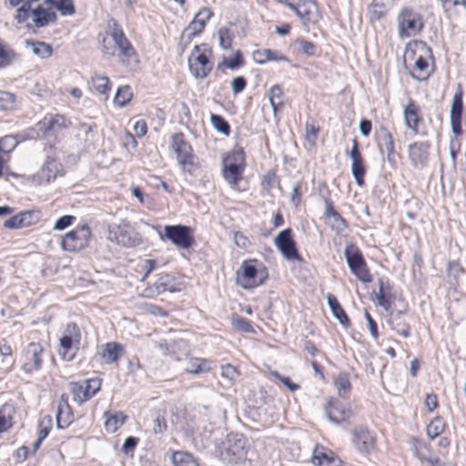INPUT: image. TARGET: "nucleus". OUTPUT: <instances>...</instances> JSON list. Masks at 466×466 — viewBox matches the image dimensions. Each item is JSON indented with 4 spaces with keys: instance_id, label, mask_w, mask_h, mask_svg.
I'll list each match as a JSON object with an SVG mask.
<instances>
[{
    "instance_id": "obj_1",
    "label": "nucleus",
    "mask_w": 466,
    "mask_h": 466,
    "mask_svg": "<svg viewBox=\"0 0 466 466\" xmlns=\"http://www.w3.org/2000/svg\"><path fill=\"white\" fill-rule=\"evenodd\" d=\"M106 35L102 39L100 47L105 55L113 56L117 50L122 64L129 65L132 61L137 62V53L116 20L110 19L108 21Z\"/></svg>"
},
{
    "instance_id": "obj_2",
    "label": "nucleus",
    "mask_w": 466,
    "mask_h": 466,
    "mask_svg": "<svg viewBox=\"0 0 466 466\" xmlns=\"http://www.w3.org/2000/svg\"><path fill=\"white\" fill-rule=\"evenodd\" d=\"M171 148L183 172L193 175L199 168L198 157L193 153V148L183 133L172 135Z\"/></svg>"
},
{
    "instance_id": "obj_3",
    "label": "nucleus",
    "mask_w": 466,
    "mask_h": 466,
    "mask_svg": "<svg viewBox=\"0 0 466 466\" xmlns=\"http://www.w3.org/2000/svg\"><path fill=\"white\" fill-rule=\"evenodd\" d=\"M245 167L246 157L242 149L233 150L223 158V177L233 188L242 179Z\"/></svg>"
},
{
    "instance_id": "obj_4",
    "label": "nucleus",
    "mask_w": 466,
    "mask_h": 466,
    "mask_svg": "<svg viewBox=\"0 0 466 466\" xmlns=\"http://www.w3.org/2000/svg\"><path fill=\"white\" fill-rule=\"evenodd\" d=\"M398 33L400 37L417 35L423 27L421 15L410 7H403L398 15Z\"/></svg>"
},
{
    "instance_id": "obj_5",
    "label": "nucleus",
    "mask_w": 466,
    "mask_h": 466,
    "mask_svg": "<svg viewBox=\"0 0 466 466\" xmlns=\"http://www.w3.org/2000/svg\"><path fill=\"white\" fill-rule=\"evenodd\" d=\"M81 331L76 323H68L59 339V355L64 360L70 361L74 359L79 349Z\"/></svg>"
},
{
    "instance_id": "obj_6",
    "label": "nucleus",
    "mask_w": 466,
    "mask_h": 466,
    "mask_svg": "<svg viewBox=\"0 0 466 466\" xmlns=\"http://www.w3.org/2000/svg\"><path fill=\"white\" fill-rule=\"evenodd\" d=\"M256 260H246L241 265V272H238L237 282L245 289H250L262 285L268 275L265 268L258 269Z\"/></svg>"
},
{
    "instance_id": "obj_7",
    "label": "nucleus",
    "mask_w": 466,
    "mask_h": 466,
    "mask_svg": "<svg viewBox=\"0 0 466 466\" xmlns=\"http://www.w3.org/2000/svg\"><path fill=\"white\" fill-rule=\"evenodd\" d=\"M344 254L349 268L357 279L363 283L370 282L371 276L360 250L355 245L349 244L345 248Z\"/></svg>"
},
{
    "instance_id": "obj_8",
    "label": "nucleus",
    "mask_w": 466,
    "mask_h": 466,
    "mask_svg": "<svg viewBox=\"0 0 466 466\" xmlns=\"http://www.w3.org/2000/svg\"><path fill=\"white\" fill-rule=\"evenodd\" d=\"M90 238L91 229L86 224L77 226L62 238L61 247L64 250L76 252L88 245Z\"/></svg>"
},
{
    "instance_id": "obj_9",
    "label": "nucleus",
    "mask_w": 466,
    "mask_h": 466,
    "mask_svg": "<svg viewBox=\"0 0 466 466\" xmlns=\"http://www.w3.org/2000/svg\"><path fill=\"white\" fill-rule=\"evenodd\" d=\"M212 12L209 8H201L195 15L194 19L184 29L180 36V44L187 46L191 40L199 35L205 28L206 22L209 20Z\"/></svg>"
},
{
    "instance_id": "obj_10",
    "label": "nucleus",
    "mask_w": 466,
    "mask_h": 466,
    "mask_svg": "<svg viewBox=\"0 0 466 466\" xmlns=\"http://www.w3.org/2000/svg\"><path fill=\"white\" fill-rule=\"evenodd\" d=\"M246 455L245 441L238 436H229L227 446L220 452L221 460L228 465L239 463Z\"/></svg>"
},
{
    "instance_id": "obj_11",
    "label": "nucleus",
    "mask_w": 466,
    "mask_h": 466,
    "mask_svg": "<svg viewBox=\"0 0 466 466\" xmlns=\"http://www.w3.org/2000/svg\"><path fill=\"white\" fill-rule=\"evenodd\" d=\"M274 243L287 260H302L296 247V242L292 238L291 228H289L280 231L276 236Z\"/></svg>"
},
{
    "instance_id": "obj_12",
    "label": "nucleus",
    "mask_w": 466,
    "mask_h": 466,
    "mask_svg": "<svg viewBox=\"0 0 466 466\" xmlns=\"http://www.w3.org/2000/svg\"><path fill=\"white\" fill-rule=\"evenodd\" d=\"M101 388V380L98 378L87 379L83 381L72 383L74 400L83 403L95 396Z\"/></svg>"
},
{
    "instance_id": "obj_13",
    "label": "nucleus",
    "mask_w": 466,
    "mask_h": 466,
    "mask_svg": "<svg viewBox=\"0 0 466 466\" xmlns=\"http://www.w3.org/2000/svg\"><path fill=\"white\" fill-rule=\"evenodd\" d=\"M165 237L180 248H189L194 243L191 228L187 226H166Z\"/></svg>"
},
{
    "instance_id": "obj_14",
    "label": "nucleus",
    "mask_w": 466,
    "mask_h": 466,
    "mask_svg": "<svg viewBox=\"0 0 466 466\" xmlns=\"http://www.w3.org/2000/svg\"><path fill=\"white\" fill-rule=\"evenodd\" d=\"M188 66L190 72L196 78H206L212 70V64L208 56L199 52V46H195L189 57Z\"/></svg>"
},
{
    "instance_id": "obj_15",
    "label": "nucleus",
    "mask_w": 466,
    "mask_h": 466,
    "mask_svg": "<svg viewBox=\"0 0 466 466\" xmlns=\"http://www.w3.org/2000/svg\"><path fill=\"white\" fill-rule=\"evenodd\" d=\"M289 7L302 20L304 25L315 24L319 18V14L315 2L304 1L298 4H288Z\"/></svg>"
},
{
    "instance_id": "obj_16",
    "label": "nucleus",
    "mask_w": 466,
    "mask_h": 466,
    "mask_svg": "<svg viewBox=\"0 0 466 466\" xmlns=\"http://www.w3.org/2000/svg\"><path fill=\"white\" fill-rule=\"evenodd\" d=\"M43 352L44 349L40 343L31 342L27 345L25 351L26 360L23 365V370L26 373H31L41 368Z\"/></svg>"
},
{
    "instance_id": "obj_17",
    "label": "nucleus",
    "mask_w": 466,
    "mask_h": 466,
    "mask_svg": "<svg viewBox=\"0 0 466 466\" xmlns=\"http://www.w3.org/2000/svg\"><path fill=\"white\" fill-rule=\"evenodd\" d=\"M350 157L352 160L351 172L359 186L364 185V176L366 169L364 167L363 158L359 149V143L356 138L352 140V148L350 152Z\"/></svg>"
},
{
    "instance_id": "obj_18",
    "label": "nucleus",
    "mask_w": 466,
    "mask_h": 466,
    "mask_svg": "<svg viewBox=\"0 0 466 466\" xmlns=\"http://www.w3.org/2000/svg\"><path fill=\"white\" fill-rule=\"evenodd\" d=\"M430 142H414L409 146V158L414 167H422L429 158Z\"/></svg>"
},
{
    "instance_id": "obj_19",
    "label": "nucleus",
    "mask_w": 466,
    "mask_h": 466,
    "mask_svg": "<svg viewBox=\"0 0 466 466\" xmlns=\"http://www.w3.org/2000/svg\"><path fill=\"white\" fill-rule=\"evenodd\" d=\"M325 217L327 224L337 234H341L349 227L346 219L334 209L333 204L329 198L325 199Z\"/></svg>"
},
{
    "instance_id": "obj_20",
    "label": "nucleus",
    "mask_w": 466,
    "mask_h": 466,
    "mask_svg": "<svg viewBox=\"0 0 466 466\" xmlns=\"http://www.w3.org/2000/svg\"><path fill=\"white\" fill-rule=\"evenodd\" d=\"M403 114L406 127L414 134H418L419 124L422 121L420 106L414 100L410 99L404 107Z\"/></svg>"
},
{
    "instance_id": "obj_21",
    "label": "nucleus",
    "mask_w": 466,
    "mask_h": 466,
    "mask_svg": "<svg viewBox=\"0 0 466 466\" xmlns=\"http://www.w3.org/2000/svg\"><path fill=\"white\" fill-rule=\"evenodd\" d=\"M353 443L361 452H369L374 448L375 437L364 427H358L353 432Z\"/></svg>"
},
{
    "instance_id": "obj_22",
    "label": "nucleus",
    "mask_w": 466,
    "mask_h": 466,
    "mask_svg": "<svg viewBox=\"0 0 466 466\" xmlns=\"http://www.w3.org/2000/svg\"><path fill=\"white\" fill-rule=\"evenodd\" d=\"M406 311V307L403 309L398 311H390L387 317V322L391 327L393 330L396 331L397 334L403 338H408L410 336V325L403 319V314Z\"/></svg>"
},
{
    "instance_id": "obj_23",
    "label": "nucleus",
    "mask_w": 466,
    "mask_h": 466,
    "mask_svg": "<svg viewBox=\"0 0 466 466\" xmlns=\"http://www.w3.org/2000/svg\"><path fill=\"white\" fill-rule=\"evenodd\" d=\"M60 172V165L56 161V159L50 156L46 155V159L42 166L41 169L37 173V177L39 178L40 183H50L54 180Z\"/></svg>"
},
{
    "instance_id": "obj_24",
    "label": "nucleus",
    "mask_w": 466,
    "mask_h": 466,
    "mask_svg": "<svg viewBox=\"0 0 466 466\" xmlns=\"http://www.w3.org/2000/svg\"><path fill=\"white\" fill-rule=\"evenodd\" d=\"M325 412L328 420L335 424H339L341 421L348 420L352 414L350 409L338 405L337 401L332 399L328 401Z\"/></svg>"
},
{
    "instance_id": "obj_25",
    "label": "nucleus",
    "mask_w": 466,
    "mask_h": 466,
    "mask_svg": "<svg viewBox=\"0 0 466 466\" xmlns=\"http://www.w3.org/2000/svg\"><path fill=\"white\" fill-rule=\"evenodd\" d=\"M57 16L54 11L46 9L40 5L31 10V21L35 27L41 28L55 23Z\"/></svg>"
},
{
    "instance_id": "obj_26",
    "label": "nucleus",
    "mask_w": 466,
    "mask_h": 466,
    "mask_svg": "<svg viewBox=\"0 0 466 466\" xmlns=\"http://www.w3.org/2000/svg\"><path fill=\"white\" fill-rule=\"evenodd\" d=\"M74 420V415L65 395L61 396L56 411V426L66 429Z\"/></svg>"
},
{
    "instance_id": "obj_27",
    "label": "nucleus",
    "mask_w": 466,
    "mask_h": 466,
    "mask_svg": "<svg viewBox=\"0 0 466 466\" xmlns=\"http://www.w3.org/2000/svg\"><path fill=\"white\" fill-rule=\"evenodd\" d=\"M66 118L59 115L45 117L43 121L38 123L39 130L44 131L45 135H47L49 132H57L66 127Z\"/></svg>"
},
{
    "instance_id": "obj_28",
    "label": "nucleus",
    "mask_w": 466,
    "mask_h": 466,
    "mask_svg": "<svg viewBox=\"0 0 466 466\" xmlns=\"http://www.w3.org/2000/svg\"><path fill=\"white\" fill-rule=\"evenodd\" d=\"M327 300L333 316L343 327L348 328L350 325V319L343 308L340 306L337 298L333 294H328Z\"/></svg>"
},
{
    "instance_id": "obj_29",
    "label": "nucleus",
    "mask_w": 466,
    "mask_h": 466,
    "mask_svg": "<svg viewBox=\"0 0 466 466\" xmlns=\"http://www.w3.org/2000/svg\"><path fill=\"white\" fill-rule=\"evenodd\" d=\"M123 352V347L117 342H107L104 345L101 357L106 364L116 362Z\"/></svg>"
},
{
    "instance_id": "obj_30",
    "label": "nucleus",
    "mask_w": 466,
    "mask_h": 466,
    "mask_svg": "<svg viewBox=\"0 0 466 466\" xmlns=\"http://www.w3.org/2000/svg\"><path fill=\"white\" fill-rule=\"evenodd\" d=\"M413 450L416 457L421 461H426L431 466L439 463V459L432 455L430 447L426 443L416 441Z\"/></svg>"
},
{
    "instance_id": "obj_31",
    "label": "nucleus",
    "mask_w": 466,
    "mask_h": 466,
    "mask_svg": "<svg viewBox=\"0 0 466 466\" xmlns=\"http://www.w3.org/2000/svg\"><path fill=\"white\" fill-rule=\"evenodd\" d=\"M378 146L381 153L384 151L387 153V160L389 162H393V156L395 153L394 142L391 134L388 130L383 129L381 131V134L379 137Z\"/></svg>"
},
{
    "instance_id": "obj_32",
    "label": "nucleus",
    "mask_w": 466,
    "mask_h": 466,
    "mask_svg": "<svg viewBox=\"0 0 466 466\" xmlns=\"http://www.w3.org/2000/svg\"><path fill=\"white\" fill-rule=\"evenodd\" d=\"M15 413V410L12 404L5 403L0 408V433L12 428Z\"/></svg>"
},
{
    "instance_id": "obj_33",
    "label": "nucleus",
    "mask_w": 466,
    "mask_h": 466,
    "mask_svg": "<svg viewBox=\"0 0 466 466\" xmlns=\"http://www.w3.org/2000/svg\"><path fill=\"white\" fill-rule=\"evenodd\" d=\"M105 429L107 432H116L126 421L127 416L123 412H117L112 414L110 412H105L104 414Z\"/></svg>"
},
{
    "instance_id": "obj_34",
    "label": "nucleus",
    "mask_w": 466,
    "mask_h": 466,
    "mask_svg": "<svg viewBox=\"0 0 466 466\" xmlns=\"http://www.w3.org/2000/svg\"><path fill=\"white\" fill-rule=\"evenodd\" d=\"M25 46L27 47L30 46L32 48L33 54L42 59L48 58L53 54V47L51 46V45L46 42L26 40Z\"/></svg>"
},
{
    "instance_id": "obj_35",
    "label": "nucleus",
    "mask_w": 466,
    "mask_h": 466,
    "mask_svg": "<svg viewBox=\"0 0 466 466\" xmlns=\"http://www.w3.org/2000/svg\"><path fill=\"white\" fill-rule=\"evenodd\" d=\"M185 370L187 373L200 374L210 370V363L206 359L189 358Z\"/></svg>"
},
{
    "instance_id": "obj_36",
    "label": "nucleus",
    "mask_w": 466,
    "mask_h": 466,
    "mask_svg": "<svg viewBox=\"0 0 466 466\" xmlns=\"http://www.w3.org/2000/svg\"><path fill=\"white\" fill-rule=\"evenodd\" d=\"M171 460L174 466H199L192 454L187 451H174Z\"/></svg>"
},
{
    "instance_id": "obj_37",
    "label": "nucleus",
    "mask_w": 466,
    "mask_h": 466,
    "mask_svg": "<svg viewBox=\"0 0 466 466\" xmlns=\"http://www.w3.org/2000/svg\"><path fill=\"white\" fill-rule=\"evenodd\" d=\"M154 289L157 294H161L165 291L175 292L177 288L175 287L174 278L171 275L166 274L161 276L154 284Z\"/></svg>"
},
{
    "instance_id": "obj_38",
    "label": "nucleus",
    "mask_w": 466,
    "mask_h": 466,
    "mask_svg": "<svg viewBox=\"0 0 466 466\" xmlns=\"http://www.w3.org/2000/svg\"><path fill=\"white\" fill-rule=\"evenodd\" d=\"M16 58V53L0 38V68L11 65Z\"/></svg>"
},
{
    "instance_id": "obj_39",
    "label": "nucleus",
    "mask_w": 466,
    "mask_h": 466,
    "mask_svg": "<svg viewBox=\"0 0 466 466\" xmlns=\"http://www.w3.org/2000/svg\"><path fill=\"white\" fill-rule=\"evenodd\" d=\"M45 4L55 6L62 15H72L76 12L73 0H45Z\"/></svg>"
},
{
    "instance_id": "obj_40",
    "label": "nucleus",
    "mask_w": 466,
    "mask_h": 466,
    "mask_svg": "<svg viewBox=\"0 0 466 466\" xmlns=\"http://www.w3.org/2000/svg\"><path fill=\"white\" fill-rule=\"evenodd\" d=\"M462 96V89L459 86L452 99L450 118L461 119L463 109Z\"/></svg>"
},
{
    "instance_id": "obj_41",
    "label": "nucleus",
    "mask_w": 466,
    "mask_h": 466,
    "mask_svg": "<svg viewBox=\"0 0 466 466\" xmlns=\"http://www.w3.org/2000/svg\"><path fill=\"white\" fill-rule=\"evenodd\" d=\"M313 461L319 466H339L340 463L332 452L318 453L317 451H314Z\"/></svg>"
},
{
    "instance_id": "obj_42",
    "label": "nucleus",
    "mask_w": 466,
    "mask_h": 466,
    "mask_svg": "<svg viewBox=\"0 0 466 466\" xmlns=\"http://www.w3.org/2000/svg\"><path fill=\"white\" fill-rule=\"evenodd\" d=\"M445 421L444 420L438 416L435 417L428 425L426 428L427 435L430 439L433 440L440 436L444 429H445Z\"/></svg>"
},
{
    "instance_id": "obj_43",
    "label": "nucleus",
    "mask_w": 466,
    "mask_h": 466,
    "mask_svg": "<svg viewBox=\"0 0 466 466\" xmlns=\"http://www.w3.org/2000/svg\"><path fill=\"white\" fill-rule=\"evenodd\" d=\"M283 92L281 87L279 85H274L269 89V102L273 109V113L276 115L277 111L280 109L284 103H283Z\"/></svg>"
},
{
    "instance_id": "obj_44",
    "label": "nucleus",
    "mask_w": 466,
    "mask_h": 466,
    "mask_svg": "<svg viewBox=\"0 0 466 466\" xmlns=\"http://www.w3.org/2000/svg\"><path fill=\"white\" fill-rule=\"evenodd\" d=\"M387 14V8L382 2L373 1L368 6V15L370 21H379Z\"/></svg>"
},
{
    "instance_id": "obj_45",
    "label": "nucleus",
    "mask_w": 466,
    "mask_h": 466,
    "mask_svg": "<svg viewBox=\"0 0 466 466\" xmlns=\"http://www.w3.org/2000/svg\"><path fill=\"white\" fill-rule=\"evenodd\" d=\"M133 97V93L129 86H120L114 98V102L116 106L123 107L127 106Z\"/></svg>"
},
{
    "instance_id": "obj_46",
    "label": "nucleus",
    "mask_w": 466,
    "mask_h": 466,
    "mask_svg": "<svg viewBox=\"0 0 466 466\" xmlns=\"http://www.w3.org/2000/svg\"><path fill=\"white\" fill-rule=\"evenodd\" d=\"M13 350L12 347L7 343H3L0 345V356L1 364L5 371H8L14 366L15 360L12 359Z\"/></svg>"
},
{
    "instance_id": "obj_47",
    "label": "nucleus",
    "mask_w": 466,
    "mask_h": 466,
    "mask_svg": "<svg viewBox=\"0 0 466 466\" xmlns=\"http://www.w3.org/2000/svg\"><path fill=\"white\" fill-rule=\"evenodd\" d=\"M219 46L222 49H230L234 38L233 32L227 26L219 27L218 30Z\"/></svg>"
},
{
    "instance_id": "obj_48",
    "label": "nucleus",
    "mask_w": 466,
    "mask_h": 466,
    "mask_svg": "<svg viewBox=\"0 0 466 466\" xmlns=\"http://www.w3.org/2000/svg\"><path fill=\"white\" fill-rule=\"evenodd\" d=\"M335 385L340 397L347 399L350 391L351 384L350 381L349 374H339L335 380Z\"/></svg>"
},
{
    "instance_id": "obj_49",
    "label": "nucleus",
    "mask_w": 466,
    "mask_h": 466,
    "mask_svg": "<svg viewBox=\"0 0 466 466\" xmlns=\"http://www.w3.org/2000/svg\"><path fill=\"white\" fill-rule=\"evenodd\" d=\"M91 83L94 89L99 94L106 95L110 89V81L106 76H94L91 78Z\"/></svg>"
},
{
    "instance_id": "obj_50",
    "label": "nucleus",
    "mask_w": 466,
    "mask_h": 466,
    "mask_svg": "<svg viewBox=\"0 0 466 466\" xmlns=\"http://www.w3.org/2000/svg\"><path fill=\"white\" fill-rule=\"evenodd\" d=\"M212 126L223 135L228 136L230 132L229 124L219 115L212 114L210 116Z\"/></svg>"
},
{
    "instance_id": "obj_51",
    "label": "nucleus",
    "mask_w": 466,
    "mask_h": 466,
    "mask_svg": "<svg viewBox=\"0 0 466 466\" xmlns=\"http://www.w3.org/2000/svg\"><path fill=\"white\" fill-rule=\"evenodd\" d=\"M18 145L16 137L9 135L0 138V152L9 153Z\"/></svg>"
},
{
    "instance_id": "obj_52",
    "label": "nucleus",
    "mask_w": 466,
    "mask_h": 466,
    "mask_svg": "<svg viewBox=\"0 0 466 466\" xmlns=\"http://www.w3.org/2000/svg\"><path fill=\"white\" fill-rule=\"evenodd\" d=\"M379 286H380L379 287V292L376 295V298H377V300H378V304L380 306H381L382 308H384V309L389 314L393 309H391V303H390V299L384 294V291H383L384 287H383L382 279L379 280Z\"/></svg>"
},
{
    "instance_id": "obj_53",
    "label": "nucleus",
    "mask_w": 466,
    "mask_h": 466,
    "mask_svg": "<svg viewBox=\"0 0 466 466\" xmlns=\"http://www.w3.org/2000/svg\"><path fill=\"white\" fill-rule=\"evenodd\" d=\"M243 65H244V60L242 57V54L239 50H238L235 54L234 58H232L230 60L224 59L223 62L218 65V68H220L221 66H224L231 70H234V69L240 67Z\"/></svg>"
},
{
    "instance_id": "obj_54",
    "label": "nucleus",
    "mask_w": 466,
    "mask_h": 466,
    "mask_svg": "<svg viewBox=\"0 0 466 466\" xmlns=\"http://www.w3.org/2000/svg\"><path fill=\"white\" fill-rule=\"evenodd\" d=\"M15 95L5 91H0V108L8 110L13 108L15 105Z\"/></svg>"
},
{
    "instance_id": "obj_55",
    "label": "nucleus",
    "mask_w": 466,
    "mask_h": 466,
    "mask_svg": "<svg viewBox=\"0 0 466 466\" xmlns=\"http://www.w3.org/2000/svg\"><path fill=\"white\" fill-rule=\"evenodd\" d=\"M20 218H23V224L25 227H28L37 222L40 218V212L35 210L25 211L19 214Z\"/></svg>"
},
{
    "instance_id": "obj_56",
    "label": "nucleus",
    "mask_w": 466,
    "mask_h": 466,
    "mask_svg": "<svg viewBox=\"0 0 466 466\" xmlns=\"http://www.w3.org/2000/svg\"><path fill=\"white\" fill-rule=\"evenodd\" d=\"M232 324L234 328L239 331L247 333L253 332V329L250 322L244 318L238 317L237 319H233Z\"/></svg>"
},
{
    "instance_id": "obj_57",
    "label": "nucleus",
    "mask_w": 466,
    "mask_h": 466,
    "mask_svg": "<svg viewBox=\"0 0 466 466\" xmlns=\"http://www.w3.org/2000/svg\"><path fill=\"white\" fill-rule=\"evenodd\" d=\"M76 220V217L72 215H65L59 218L55 223L54 229L55 230H63L69 226H71Z\"/></svg>"
},
{
    "instance_id": "obj_58",
    "label": "nucleus",
    "mask_w": 466,
    "mask_h": 466,
    "mask_svg": "<svg viewBox=\"0 0 466 466\" xmlns=\"http://www.w3.org/2000/svg\"><path fill=\"white\" fill-rule=\"evenodd\" d=\"M51 423L52 420L50 416H46L41 420L39 423L40 430L38 432V438L45 440L48 436L51 429Z\"/></svg>"
},
{
    "instance_id": "obj_59",
    "label": "nucleus",
    "mask_w": 466,
    "mask_h": 466,
    "mask_svg": "<svg viewBox=\"0 0 466 466\" xmlns=\"http://www.w3.org/2000/svg\"><path fill=\"white\" fill-rule=\"evenodd\" d=\"M270 49H258L253 52V59L258 64H265L269 61Z\"/></svg>"
},
{
    "instance_id": "obj_60",
    "label": "nucleus",
    "mask_w": 466,
    "mask_h": 466,
    "mask_svg": "<svg viewBox=\"0 0 466 466\" xmlns=\"http://www.w3.org/2000/svg\"><path fill=\"white\" fill-rule=\"evenodd\" d=\"M319 127L313 123L306 124V137L311 143H315L318 138Z\"/></svg>"
},
{
    "instance_id": "obj_61",
    "label": "nucleus",
    "mask_w": 466,
    "mask_h": 466,
    "mask_svg": "<svg viewBox=\"0 0 466 466\" xmlns=\"http://www.w3.org/2000/svg\"><path fill=\"white\" fill-rule=\"evenodd\" d=\"M23 218H20V215H15V216H13L11 218H9L8 219H6L5 222H4V227L5 228H24L25 225L23 224Z\"/></svg>"
},
{
    "instance_id": "obj_62",
    "label": "nucleus",
    "mask_w": 466,
    "mask_h": 466,
    "mask_svg": "<svg viewBox=\"0 0 466 466\" xmlns=\"http://www.w3.org/2000/svg\"><path fill=\"white\" fill-rule=\"evenodd\" d=\"M26 5L27 7L25 5H23L17 10L16 19L18 23H24L28 19H31L32 8L30 7V4Z\"/></svg>"
},
{
    "instance_id": "obj_63",
    "label": "nucleus",
    "mask_w": 466,
    "mask_h": 466,
    "mask_svg": "<svg viewBox=\"0 0 466 466\" xmlns=\"http://www.w3.org/2000/svg\"><path fill=\"white\" fill-rule=\"evenodd\" d=\"M231 85L233 93L237 95L245 89L247 86V81L243 76H237L232 80Z\"/></svg>"
},
{
    "instance_id": "obj_64",
    "label": "nucleus",
    "mask_w": 466,
    "mask_h": 466,
    "mask_svg": "<svg viewBox=\"0 0 466 466\" xmlns=\"http://www.w3.org/2000/svg\"><path fill=\"white\" fill-rule=\"evenodd\" d=\"M138 443V439L136 438V437H127L124 442V444L122 445V448H121V451L127 454L129 453L130 451H133L135 450V448L137 447Z\"/></svg>"
}]
</instances>
